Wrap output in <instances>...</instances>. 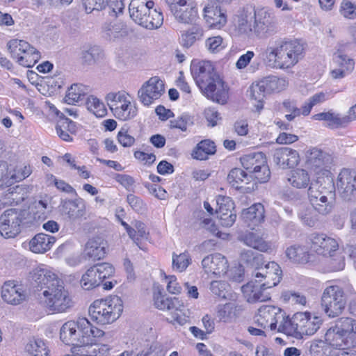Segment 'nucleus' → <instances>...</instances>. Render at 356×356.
Instances as JSON below:
<instances>
[{"mask_svg":"<svg viewBox=\"0 0 356 356\" xmlns=\"http://www.w3.org/2000/svg\"><path fill=\"white\" fill-rule=\"evenodd\" d=\"M204 272L220 276L225 275L229 268L227 259L220 253H215L205 257L202 261Z\"/></svg>","mask_w":356,"mask_h":356,"instance_id":"obj_21","label":"nucleus"},{"mask_svg":"<svg viewBox=\"0 0 356 356\" xmlns=\"http://www.w3.org/2000/svg\"><path fill=\"white\" fill-rule=\"evenodd\" d=\"M286 256L295 263L307 264L310 261L311 254L305 246L293 245L286 250Z\"/></svg>","mask_w":356,"mask_h":356,"instance_id":"obj_37","label":"nucleus"},{"mask_svg":"<svg viewBox=\"0 0 356 356\" xmlns=\"http://www.w3.org/2000/svg\"><path fill=\"white\" fill-rule=\"evenodd\" d=\"M88 88L83 84L74 83L68 89L65 102L68 104H75L84 100Z\"/></svg>","mask_w":356,"mask_h":356,"instance_id":"obj_38","label":"nucleus"},{"mask_svg":"<svg viewBox=\"0 0 356 356\" xmlns=\"http://www.w3.org/2000/svg\"><path fill=\"white\" fill-rule=\"evenodd\" d=\"M238 240L246 245L261 252H266L270 248V244L257 232L243 233L238 236Z\"/></svg>","mask_w":356,"mask_h":356,"instance_id":"obj_33","label":"nucleus"},{"mask_svg":"<svg viewBox=\"0 0 356 356\" xmlns=\"http://www.w3.org/2000/svg\"><path fill=\"white\" fill-rule=\"evenodd\" d=\"M52 207L47 200H39L34 203L31 211L29 212V215L33 214V219L35 221L44 220L49 213L51 212Z\"/></svg>","mask_w":356,"mask_h":356,"instance_id":"obj_48","label":"nucleus"},{"mask_svg":"<svg viewBox=\"0 0 356 356\" xmlns=\"http://www.w3.org/2000/svg\"><path fill=\"white\" fill-rule=\"evenodd\" d=\"M347 300L343 289L339 286H327L321 296V307L329 318L341 315L346 308Z\"/></svg>","mask_w":356,"mask_h":356,"instance_id":"obj_8","label":"nucleus"},{"mask_svg":"<svg viewBox=\"0 0 356 356\" xmlns=\"http://www.w3.org/2000/svg\"><path fill=\"white\" fill-rule=\"evenodd\" d=\"M154 1L150 0H131L129 12L131 18L138 24L148 29L160 27L163 21V15L152 10Z\"/></svg>","mask_w":356,"mask_h":356,"instance_id":"obj_5","label":"nucleus"},{"mask_svg":"<svg viewBox=\"0 0 356 356\" xmlns=\"http://www.w3.org/2000/svg\"><path fill=\"white\" fill-rule=\"evenodd\" d=\"M325 100V94L324 92H319L314 95L311 97L308 102L302 106V114L305 116L308 115L313 106L315 105L322 103Z\"/></svg>","mask_w":356,"mask_h":356,"instance_id":"obj_58","label":"nucleus"},{"mask_svg":"<svg viewBox=\"0 0 356 356\" xmlns=\"http://www.w3.org/2000/svg\"><path fill=\"white\" fill-rule=\"evenodd\" d=\"M308 195L316 211L323 216L330 213L336 199L335 186L332 179L327 178L323 183L320 181L312 183L308 189Z\"/></svg>","mask_w":356,"mask_h":356,"instance_id":"obj_4","label":"nucleus"},{"mask_svg":"<svg viewBox=\"0 0 356 356\" xmlns=\"http://www.w3.org/2000/svg\"><path fill=\"white\" fill-rule=\"evenodd\" d=\"M251 179L252 177H250L248 172H245L242 169L238 168L232 169L227 176L229 184L236 189L243 188V183L248 184Z\"/></svg>","mask_w":356,"mask_h":356,"instance_id":"obj_43","label":"nucleus"},{"mask_svg":"<svg viewBox=\"0 0 356 356\" xmlns=\"http://www.w3.org/2000/svg\"><path fill=\"white\" fill-rule=\"evenodd\" d=\"M254 33L260 38H267L277 32L275 17L264 8L256 10Z\"/></svg>","mask_w":356,"mask_h":356,"instance_id":"obj_11","label":"nucleus"},{"mask_svg":"<svg viewBox=\"0 0 356 356\" xmlns=\"http://www.w3.org/2000/svg\"><path fill=\"white\" fill-rule=\"evenodd\" d=\"M83 4L87 13L93 10H105L108 14L116 13L115 8L113 7V3L108 4V0H82Z\"/></svg>","mask_w":356,"mask_h":356,"instance_id":"obj_44","label":"nucleus"},{"mask_svg":"<svg viewBox=\"0 0 356 356\" xmlns=\"http://www.w3.org/2000/svg\"><path fill=\"white\" fill-rule=\"evenodd\" d=\"M55 242L54 236L40 233L30 241L29 248L35 253H44L51 249Z\"/></svg>","mask_w":356,"mask_h":356,"instance_id":"obj_31","label":"nucleus"},{"mask_svg":"<svg viewBox=\"0 0 356 356\" xmlns=\"http://www.w3.org/2000/svg\"><path fill=\"white\" fill-rule=\"evenodd\" d=\"M127 200L131 207L137 213H143L146 211V204L140 197L133 194H129L127 195Z\"/></svg>","mask_w":356,"mask_h":356,"instance_id":"obj_60","label":"nucleus"},{"mask_svg":"<svg viewBox=\"0 0 356 356\" xmlns=\"http://www.w3.org/2000/svg\"><path fill=\"white\" fill-rule=\"evenodd\" d=\"M304 54V46L297 40H283L276 42L275 47H268L265 51L266 59L280 69L294 66Z\"/></svg>","mask_w":356,"mask_h":356,"instance_id":"obj_3","label":"nucleus"},{"mask_svg":"<svg viewBox=\"0 0 356 356\" xmlns=\"http://www.w3.org/2000/svg\"><path fill=\"white\" fill-rule=\"evenodd\" d=\"M260 81L264 84V88L266 93L278 92L284 90L287 85L285 79L278 78L275 76H266Z\"/></svg>","mask_w":356,"mask_h":356,"instance_id":"obj_47","label":"nucleus"},{"mask_svg":"<svg viewBox=\"0 0 356 356\" xmlns=\"http://www.w3.org/2000/svg\"><path fill=\"white\" fill-rule=\"evenodd\" d=\"M325 341L330 346L344 350L356 347V338H352L333 327L329 328L325 334Z\"/></svg>","mask_w":356,"mask_h":356,"instance_id":"obj_20","label":"nucleus"},{"mask_svg":"<svg viewBox=\"0 0 356 356\" xmlns=\"http://www.w3.org/2000/svg\"><path fill=\"white\" fill-rule=\"evenodd\" d=\"M60 210L72 221L86 219V209L84 201L81 199L65 200L61 202Z\"/></svg>","mask_w":356,"mask_h":356,"instance_id":"obj_19","label":"nucleus"},{"mask_svg":"<svg viewBox=\"0 0 356 356\" xmlns=\"http://www.w3.org/2000/svg\"><path fill=\"white\" fill-rule=\"evenodd\" d=\"M81 318L76 321H70L65 323L60 330V339L66 345L73 347H82V331L81 330Z\"/></svg>","mask_w":356,"mask_h":356,"instance_id":"obj_18","label":"nucleus"},{"mask_svg":"<svg viewBox=\"0 0 356 356\" xmlns=\"http://www.w3.org/2000/svg\"><path fill=\"white\" fill-rule=\"evenodd\" d=\"M26 350L32 356H49V349L43 340L33 339L26 346Z\"/></svg>","mask_w":356,"mask_h":356,"instance_id":"obj_49","label":"nucleus"},{"mask_svg":"<svg viewBox=\"0 0 356 356\" xmlns=\"http://www.w3.org/2000/svg\"><path fill=\"white\" fill-rule=\"evenodd\" d=\"M80 327L82 331L83 346H92L95 343V338L103 336L104 333L102 330L92 326L86 318H81Z\"/></svg>","mask_w":356,"mask_h":356,"instance_id":"obj_34","label":"nucleus"},{"mask_svg":"<svg viewBox=\"0 0 356 356\" xmlns=\"http://www.w3.org/2000/svg\"><path fill=\"white\" fill-rule=\"evenodd\" d=\"M29 212L26 211L10 209L5 211L0 216V234L5 238H13L21 232V227L32 223L27 219Z\"/></svg>","mask_w":356,"mask_h":356,"instance_id":"obj_7","label":"nucleus"},{"mask_svg":"<svg viewBox=\"0 0 356 356\" xmlns=\"http://www.w3.org/2000/svg\"><path fill=\"white\" fill-rule=\"evenodd\" d=\"M334 60L340 68H344L346 71H352L354 68V60L341 53L334 54Z\"/></svg>","mask_w":356,"mask_h":356,"instance_id":"obj_62","label":"nucleus"},{"mask_svg":"<svg viewBox=\"0 0 356 356\" xmlns=\"http://www.w3.org/2000/svg\"><path fill=\"white\" fill-rule=\"evenodd\" d=\"M1 297L7 303L17 305L26 299V293L21 285L10 280L5 282L2 286Z\"/></svg>","mask_w":356,"mask_h":356,"instance_id":"obj_23","label":"nucleus"},{"mask_svg":"<svg viewBox=\"0 0 356 356\" xmlns=\"http://www.w3.org/2000/svg\"><path fill=\"white\" fill-rule=\"evenodd\" d=\"M123 310L122 301L117 296L95 300L89 307L92 320L99 324H109L116 321Z\"/></svg>","mask_w":356,"mask_h":356,"instance_id":"obj_6","label":"nucleus"},{"mask_svg":"<svg viewBox=\"0 0 356 356\" xmlns=\"http://www.w3.org/2000/svg\"><path fill=\"white\" fill-rule=\"evenodd\" d=\"M241 219L250 227L260 224L264 220V207L260 204H254L249 208L243 209L241 215Z\"/></svg>","mask_w":356,"mask_h":356,"instance_id":"obj_29","label":"nucleus"},{"mask_svg":"<svg viewBox=\"0 0 356 356\" xmlns=\"http://www.w3.org/2000/svg\"><path fill=\"white\" fill-rule=\"evenodd\" d=\"M273 160L280 168H291L298 165L299 154L296 150L289 147H280L273 151Z\"/></svg>","mask_w":356,"mask_h":356,"instance_id":"obj_22","label":"nucleus"},{"mask_svg":"<svg viewBox=\"0 0 356 356\" xmlns=\"http://www.w3.org/2000/svg\"><path fill=\"white\" fill-rule=\"evenodd\" d=\"M295 321V314L292 316L291 318H289V317H286L284 315V320H280L279 322L280 325L278 328V331L283 332L289 336H291L297 339V329L296 328V322Z\"/></svg>","mask_w":356,"mask_h":356,"instance_id":"obj_53","label":"nucleus"},{"mask_svg":"<svg viewBox=\"0 0 356 356\" xmlns=\"http://www.w3.org/2000/svg\"><path fill=\"white\" fill-rule=\"evenodd\" d=\"M241 163L252 179H257L260 183L268 181L270 172L264 153L256 152L244 155L241 158Z\"/></svg>","mask_w":356,"mask_h":356,"instance_id":"obj_9","label":"nucleus"},{"mask_svg":"<svg viewBox=\"0 0 356 356\" xmlns=\"http://www.w3.org/2000/svg\"><path fill=\"white\" fill-rule=\"evenodd\" d=\"M107 243L104 238L99 236L90 238L85 245L84 254L93 261L104 258L106 252Z\"/></svg>","mask_w":356,"mask_h":356,"instance_id":"obj_26","label":"nucleus"},{"mask_svg":"<svg viewBox=\"0 0 356 356\" xmlns=\"http://www.w3.org/2000/svg\"><path fill=\"white\" fill-rule=\"evenodd\" d=\"M87 108L98 118H102L106 115L107 111L103 102L93 96L86 99Z\"/></svg>","mask_w":356,"mask_h":356,"instance_id":"obj_52","label":"nucleus"},{"mask_svg":"<svg viewBox=\"0 0 356 356\" xmlns=\"http://www.w3.org/2000/svg\"><path fill=\"white\" fill-rule=\"evenodd\" d=\"M256 10L254 7L247 6L239 11L236 21V27L238 32L243 34L254 33V22L255 20Z\"/></svg>","mask_w":356,"mask_h":356,"instance_id":"obj_25","label":"nucleus"},{"mask_svg":"<svg viewBox=\"0 0 356 356\" xmlns=\"http://www.w3.org/2000/svg\"><path fill=\"white\" fill-rule=\"evenodd\" d=\"M105 38L111 41L128 35L127 26L120 22L105 24L103 27Z\"/></svg>","mask_w":356,"mask_h":356,"instance_id":"obj_40","label":"nucleus"},{"mask_svg":"<svg viewBox=\"0 0 356 356\" xmlns=\"http://www.w3.org/2000/svg\"><path fill=\"white\" fill-rule=\"evenodd\" d=\"M240 261L248 267L257 270L263 264L264 256L251 250H243L240 253Z\"/></svg>","mask_w":356,"mask_h":356,"instance_id":"obj_42","label":"nucleus"},{"mask_svg":"<svg viewBox=\"0 0 356 356\" xmlns=\"http://www.w3.org/2000/svg\"><path fill=\"white\" fill-rule=\"evenodd\" d=\"M340 13L344 17L353 19L356 18V6L350 1H343L341 3Z\"/></svg>","mask_w":356,"mask_h":356,"instance_id":"obj_64","label":"nucleus"},{"mask_svg":"<svg viewBox=\"0 0 356 356\" xmlns=\"http://www.w3.org/2000/svg\"><path fill=\"white\" fill-rule=\"evenodd\" d=\"M191 70L197 85L208 99L221 104L227 102V89L210 61L193 63Z\"/></svg>","mask_w":356,"mask_h":356,"instance_id":"obj_2","label":"nucleus"},{"mask_svg":"<svg viewBox=\"0 0 356 356\" xmlns=\"http://www.w3.org/2000/svg\"><path fill=\"white\" fill-rule=\"evenodd\" d=\"M284 318V312L280 308L272 305H264L258 310L256 323L261 327H269L271 330H275L277 323Z\"/></svg>","mask_w":356,"mask_h":356,"instance_id":"obj_16","label":"nucleus"},{"mask_svg":"<svg viewBox=\"0 0 356 356\" xmlns=\"http://www.w3.org/2000/svg\"><path fill=\"white\" fill-rule=\"evenodd\" d=\"M252 276L255 277V282L266 280L264 286L273 287L278 284L282 277V270L275 261H269L261 264L257 270L252 272Z\"/></svg>","mask_w":356,"mask_h":356,"instance_id":"obj_12","label":"nucleus"},{"mask_svg":"<svg viewBox=\"0 0 356 356\" xmlns=\"http://www.w3.org/2000/svg\"><path fill=\"white\" fill-rule=\"evenodd\" d=\"M218 208L216 210L217 215L233 212L234 203L229 197L218 195L216 198Z\"/></svg>","mask_w":356,"mask_h":356,"instance_id":"obj_56","label":"nucleus"},{"mask_svg":"<svg viewBox=\"0 0 356 356\" xmlns=\"http://www.w3.org/2000/svg\"><path fill=\"white\" fill-rule=\"evenodd\" d=\"M31 283L42 291L44 303L53 314L66 312L74 302L62 279L47 268L37 267L30 273Z\"/></svg>","mask_w":356,"mask_h":356,"instance_id":"obj_1","label":"nucleus"},{"mask_svg":"<svg viewBox=\"0 0 356 356\" xmlns=\"http://www.w3.org/2000/svg\"><path fill=\"white\" fill-rule=\"evenodd\" d=\"M293 322L296 323L297 339L302 338L303 335H313L322 324V320L320 317H312L308 312L296 313Z\"/></svg>","mask_w":356,"mask_h":356,"instance_id":"obj_14","label":"nucleus"},{"mask_svg":"<svg viewBox=\"0 0 356 356\" xmlns=\"http://www.w3.org/2000/svg\"><path fill=\"white\" fill-rule=\"evenodd\" d=\"M178 2L177 6H173L170 9L175 19L181 23H192L196 18L197 10L192 6L187 4L186 0H181Z\"/></svg>","mask_w":356,"mask_h":356,"instance_id":"obj_28","label":"nucleus"},{"mask_svg":"<svg viewBox=\"0 0 356 356\" xmlns=\"http://www.w3.org/2000/svg\"><path fill=\"white\" fill-rule=\"evenodd\" d=\"M309 239L312 250L325 257L339 249L337 241L325 234L313 233L309 236Z\"/></svg>","mask_w":356,"mask_h":356,"instance_id":"obj_17","label":"nucleus"},{"mask_svg":"<svg viewBox=\"0 0 356 356\" xmlns=\"http://www.w3.org/2000/svg\"><path fill=\"white\" fill-rule=\"evenodd\" d=\"M165 92L164 83L158 76H153L145 82L138 90V97L145 106L150 105Z\"/></svg>","mask_w":356,"mask_h":356,"instance_id":"obj_15","label":"nucleus"},{"mask_svg":"<svg viewBox=\"0 0 356 356\" xmlns=\"http://www.w3.org/2000/svg\"><path fill=\"white\" fill-rule=\"evenodd\" d=\"M216 152V145L213 141L203 140L195 146L191 155L195 159L206 160L208 159L209 155H213Z\"/></svg>","mask_w":356,"mask_h":356,"instance_id":"obj_39","label":"nucleus"},{"mask_svg":"<svg viewBox=\"0 0 356 356\" xmlns=\"http://www.w3.org/2000/svg\"><path fill=\"white\" fill-rule=\"evenodd\" d=\"M104 57L103 50L97 45L84 47L80 53V60L83 65H92Z\"/></svg>","mask_w":356,"mask_h":356,"instance_id":"obj_35","label":"nucleus"},{"mask_svg":"<svg viewBox=\"0 0 356 356\" xmlns=\"http://www.w3.org/2000/svg\"><path fill=\"white\" fill-rule=\"evenodd\" d=\"M288 181L297 188H305L310 182V177L307 170L297 168L291 172V175L288 178Z\"/></svg>","mask_w":356,"mask_h":356,"instance_id":"obj_45","label":"nucleus"},{"mask_svg":"<svg viewBox=\"0 0 356 356\" xmlns=\"http://www.w3.org/2000/svg\"><path fill=\"white\" fill-rule=\"evenodd\" d=\"M114 267L109 263H99L89 268L81 280V287L84 290H90L98 286L104 280L113 276Z\"/></svg>","mask_w":356,"mask_h":356,"instance_id":"obj_10","label":"nucleus"},{"mask_svg":"<svg viewBox=\"0 0 356 356\" xmlns=\"http://www.w3.org/2000/svg\"><path fill=\"white\" fill-rule=\"evenodd\" d=\"M31 47V45L27 42L17 39L11 40L7 43L8 50L12 58L17 59H18L21 54L29 51Z\"/></svg>","mask_w":356,"mask_h":356,"instance_id":"obj_50","label":"nucleus"},{"mask_svg":"<svg viewBox=\"0 0 356 356\" xmlns=\"http://www.w3.org/2000/svg\"><path fill=\"white\" fill-rule=\"evenodd\" d=\"M330 257L329 265L332 270L337 271L343 270L345 266V257L337 250L327 256Z\"/></svg>","mask_w":356,"mask_h":356,"instance_id":"obj_59","label":"nucleus"},{"mask_svg":"<svg viewBox=\"0 0 356 356\" xmlns=\"http://www.w3.org/2000/svg\"><path fill=\"white\" fill-rule=\"evenodd\" d=\"M154 305L156 308L161 310H175L176 312H181V307H184L183 304L180 303L177 298H169L162 295L160 291L154 293Z\"/></svg>","mask_w":356,"mask_h":356,"instance_id":"obj_36","label":"nucleus"},{"mask_svg":"<svg viewBox=\"0 0 356 356\" xmlns=\"http://www.w3.org/2000/svg\"><path fill=\"white\" fill-rule=\"evenodd\" d=\"M269 288V286H264V283L256 284L253 281H250L243 285L241 290L247 301L250 303H254L257 302H264L270 299L269 293L265 292V290Z\"/></svg>","mask_w":356,"mask_h":356,"instance_id":"obj_24","label":"nucleus"},{"mask_svg":"<svg viewBox=\"0 0 356 356\" xmlns=\"http://www.w3.org/2000/svg\"><path fill=\"white\" fill-rule=\"evenodd\" d=\"M236 307L232 302L218 306L217 316L220 321L224 322L229 321L235 315Z\"/></svg>","mask_w":356,"mask_h":356,"instance_id":"obj_54","label":"nucleus"},{"mask_svg":"<svg viewBox=\"0 0 356 356\" xmlns=\"http://www.w3.org/2000/svg\"><path fill=\"white\" fill-rule=\"evenodd\" d=\"M337 185L339 195L343 200H356V171L343 169L339 175Z\"/></svg>","mask_w":356,"mask_h":356,"instance_id":"obj_13","label":"nucleus"},{"mask_svg":"<svg viewBox=\"0 0 356 356\" xmlns=\"http://www.w3.org/2000/svg\"><path fill=\"white\" fill-rule=\"evenodd\" d=\"M193 122L191 118L188 115H182L177 118V119L170 121V127L171 129H179L182 131L187 130V125L192 124Z\"/></svg>","mask_w":356,"mask_h":356,"instance_id":"obj_61","label":"nucleus"},{"mask_svg":"<svg viewBox=\"0 0 356 356\" xmlns=\"http://www.w3.org/2000/svg\"><path fill=\"white\" fill-rule=\"evenodd\" d=\"M312 118L316 120L327 122V126L331 129L345 127L350 122V117L341 116L340 114L332 111L319 113L313 115Z\"/></svg>","mask_w":356,"mask_h":356,"instance_id":"obj_30","label":"nucleus"},{"mask_svg":"<svg viewBox=\"0 0 356 356\" xmlns=\"http://www.w3.org/2000/svg\"><path fill=\"white\" fill-rule=\"evenodd\" d=\"M203 11L204 17L210 27L220 29L226 24V15L218 6H206Z\"/></svg>","mask_w":356,"mask_h":356,"instance_id":"obj_32","label":"nucleus"},{"mask_svg":"<svg viewBox=\"0 0 356 356\" xmlns=\"http://www.w3.org/2000/svg\"><path fill=\"white\" fill-rule=\"evenodd\" d=\"M23 54V56L18 58L17 63L20 65L28 68L32 67L40 58V52L33 46Z\"/></svg>","mask_w":356,"mask_h":356,"instance_id":"obj_51","label":"nucleus"},{"mask_svg":"<svg viewBox=\"0 0 356 356\" xmlns=\"http://www.w3.org/2000/svg\"><path fill=\"white\" fill-rule=\"evenodd\" d=\"M334 328L344 333L345 335L356 338V321L348 317L339 318L335 323Z\"/></svg>","mask_w":356,"mask_h":356,"instance_id":"obj_46","label":"nucleus"},{"mask_svg":"<svg viewBox=\"0 0 356 356\" xmlns=\"http://www.w3.org/2000/svg\"><path fill=\"white\" fill-rule=\"evenodd\" d=\"M227 284L222 281H213L210 284V290L215 296L225 298H226Z\"/></svg>","mask_w":356,"mask_h":356,"instance_id":"obj_63","label":"nucleus"},{"mask_svg":"<svg viewBox=\"0 0 356 356\" xmlns=\"http://www.w3.org/2000/svg\"><path fill=\"white\" fill-rule=\"evenodd\" d=\"M204 35L203 29L198 25H194L188 31H183L180 42L184 47L189 48L197 41L200 40Z\"/></svg>","mask_w":356,"mask_h":356,"instance_id":"obj_41","label":"nucleus"},{"mask_svg":"<svg viewBox=\"0 0 356 356\" xmlns=\"http://www.w3.org/2000/svg\"><path fill=\"white\" fill-rule=\"evenodd\" d=\"M332 162V157L328 153L317 148L312 149L307 156V168L314 171L327 168Z\"/></svg>","mask_w":356,"mask_h":356,"instance_id":"obj_27","label":"nucleus"},{"mask_svg":"<svg viewBox=\"0 0 356 356\" xmlns=\"http://www.w3.org/2000/svg\"><path fill=\"white\" fill-rule=\"evenodd\" d=\"M191 261L188 252H185L179 254H172V266L179 272L186 269Z\"/></svg>","mask_w":356,"mask_h":356,"instance_id":"obj_55","label":"nucleus"},{"mask_svg":"<svg viewBox=\"0 0 356 356\" xmlns=\"http://www.w3.org/2000/svg\"><path fill=\"white\" fill-rule=\"evenodd\" d=\"M120 108L122 110L120 115H114L121 120H128L136 115V108L135 106H132L131 102L127 99L123 101V106Z\"/></svg>","mask_w":356,"mask_h":356,"instance_id":"obj_57","label":"nucleus"}]
</instances>
